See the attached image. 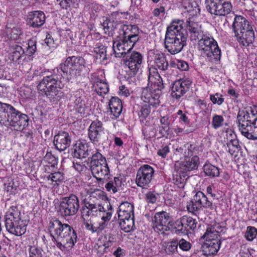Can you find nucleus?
Segmentation results:
<instances>
[{"label": "nucleus", "instance_id": "de8ad7c7", "mask_svg": "<svg viewBox=\"0 0 257 257\" xmlns=\"http://www.w3.org/2000/svg\"><path fill=\"white\" fill-rule=\"evenodd\" d=\"M184 217H182L180 219L177 220L173 225L174 229L177 234L184 233L185 231V223L183 222Z\"/></svg>", "mask_w": 257, "mask_h": 257}, {"label": "nucleus", "instance_id": "2eb2a0df", "mask_svg": "<svg viewBox=\"0 0 257 257\" xmlns=\"http://www.w3.org/2000/svg\"><path fill=\"white\" fill-rule=\"evenodd\" d=\"M118 30V37L126 39L131 44L135 45L139 40V30L135 25L120 24Z\"/></svg>", "mask_w": 257, "mask_h": 257}, {"label": "nucleus", "instance_id": "7c9ffc66", "mask_svg": "<svg viewBox=\"0 0 257 257\" xmlns=\"http://www.w3.org/2000/svg\"><path fill=\"white\" fill-rule=\"evenodd\" d=\"M45 22V16L42 11H34L29 15V23L34 28L41 27Z\"/></svg>", "mask_w": 257, "mask_h": 257}, {"label": "nucleus", "instance_id": "4be33fe9", "mask_svg": "<svg viewBox=\"0 0 257 257\" xmlns=\"http://www.w3.org/2000/svg\"><path fill=\"white\" fill-rule=\"evenodd\" d=\"M191 83V80L187 78L175 81L172 87V96L174 98L179 99L189 89Z\"/></svg>", "mask_w": 257, "mask_h": 257}, {"label": "nucleus", "instance_id": "dca6fc26", "mask_svg": "<svg viewBox=\"0 0 257 257\" xmlns=\"http://www.w3.org/2000/svg\"><path fill=\"white\" fill-rule=\"evenodd\" d=\"M186 38L177 36H166L164 40L165 49L171 54L175 55L179 53L186 45Z\"/></svg>", "mask_w": 257, "mask_h": 257}, {"label": "nucleus", "instance_id": "4468645a", "mask_svg": "<svg viewBox=\"0 0 257 257\" xmlns=\"http://www.w3.org/2000/svg\"><path fill=\"white\" fill-rule=\"evenodd\" d=\"M170 216L167 212L162 211L157 212L152 218L153 227L155 231L164 234L170 230Z\"/></svg>", "mask_w": 257, "mask_h": 257}, {"label": "nucleus", "instance_id": "f704fd0d", "mask_svg": "<svg viewBox=\"0 0 257 257\" xmlns=\"http://www.w3.org/2000/svg\"><path fill=\"white\" fill-rule=\"evenodd\" d=\"M94 54L96 59L103 63L106 60V48L103 45L97 43L94 48Z\"/></svg>", "mask_w": 257, "mask_h": 257}, {"label": "nucleus", "instance_id": "a211bd4d", "mask_svg": "<svg viewBox=\"0 0 257 257\" xmlns=\"http://www.w3.org/2000/svg\"><path fill=\"white\" fill-rule=\"evenodd\" d=\"M91 79L93 89L98 95L103 97L108 92V84L106 81L103 72L94 73L92 75Z\"/></svg>", "mask_w": 257, "mask_h": 257}, {"label": "nucleus", "instance_id": "6e6552de", "mask_svg": "<svg viewBox=\"0 0 257 257\" xmlns=\"http://www.w3.org/2000/svg\"><path fill=\"white\" fill-rule=\"evenodd\" d=\"M184 153V157L179 161L175 163V170L178 172L187 173L197 169L199 164V158L197 156H193L195 147L193 145L186 144Z\"/></svg>", "mask_w": 257, "mask_h": 257}, {"label": "nucleus", "instance_id": "4c0bfd02", "mask_svg": "<svg viewBox=\"0 0 257 257\" xmlns=\"http://www.w3.org/2000/svg\"><path fill=\"white\" fill-rule=\"evenodd\" d=\"M187 178V173L185 172H178L173 175V180L175 184L180 188H184Z\"/></svg>", "mask_w": 257, "mask_h": 257}, {"label": "nucleus", "instance_id": "f8f14e48", "mask_svg": "<svg viewBox=\"0 0 257 257\" xmlns=\"http://www.w3.org/2000/svg\"><path fill=\"white\" fill-rule=\"evenodd\" d=\"M143 61L142 54L138 52H133L128 55L124 61V67L128 73V77L134 76L141 68Z\"/></svg>", "mask_w": 257, "mask_h": 257}, {"label": "nucleus", "instance_id": "bf43d9fd", "mask_svg": "<svg viewBox=\"0 0 257 257\" xmlns=\"http://www.w3.org/2000/svg\"><path fill=\"white\" fill-rule=\"evenodd\" d=\"M178 243L180 248L183 251H188L191 247V243L189 241L183 238L180 239Z\"/></svg>", "mask_w": 257, "mask_h": 257}, {"label": "nucleus", "instance_id": "6ab92c4d", "mask_svg": "<svg viewBox=\"0 0 257 257\" xmlns=\"http://www.w3.org/2000/svg\"><path fill=\"white\" fill-rule=\"evenodd\" d=\"M105 135V128L99 120H94L88 128V137L93 144L98 143Z\"/></svg>", "mask_w": 257, "mask_h": 257}, {"label": "nucleus", "instance_id": "4d7b16f0", "mask_svg": "<svg viewBox=\"0 0 257 257\" xmlns=\"http://www.w3.org/2000/svg\"><path fill=\"white\" fill-rule=\"evenodd\" d=\"M43 161L51 164V166H54L57 163V159L50 152H47L46 154L44 157Z\"/></svg>", "mask_w": 257, "mask_h": 257}, {"label": "nucleus", "instance_id": "0e129e2a", "mask_svg": "<svg viewBox=\"0 0 257 257\" xmlns=\"http://www.w3.org/2000/svg\"><path fill=\"white\" fill-rule=\"evenodd\" d=\"M170 152V148L167 145H165L160 149L158 151V155L163 158H165Z\"/></svg>", "mask_w": 257, "mask_h": 257}, {"label": "nucleus", "instance_id": "412c9836", "mask_svg": "<svg viewBox=\"0 0 257 257\" xmlns=\"http://www.w3.org/2000/svg\"><path fill=\"white\" fill-rule=\"evenodd\" d=\"M149 61L151 66L149 68L148 75H150L151 69H155L158 73L157 69H159L161 71H164L168 67V63L166 57L162 53L156 52L152 55H150L149 57Z\"/></svg>", "mask_w": 257, "mask_h": 257}, {"label": "nucleus", "instance_id": "37998d69", "mask_svg": "<svg viewBox=\"0 0 257 257\" xmlns=\"http://www.w3.org/2000/svg\"><path fill=\"white\" fill-rule=\"evenodd\" d=\"M187 209L193 214H196L203 209V207L200 205L193 198L190 201L187 205Z\"/></svg>", "mask_w": 257, "mask_h": 257}, {"label": "nucleus", "instance_id": "a878e982", "mask_svg": "<svg viewBox=\"0 0 257 257\" xmlns=\"http://www.w3.org/2000/svg\"><path fill=\"white\" fill-rule=\"evenodd\" d=\"M187 30L192 41H199L206 35L204 33L201 26L198 23L191 20L187 21Z\"/></svg>", "mask_w": 257, "mask_h": 257}, {"label": "nucleus", "instance_id": "b1692460", "mask_svg": "<svg viewBox=\"0 0 257 257\" xmlns=\"http://www.w3.org/2000/svg\"><path fill=\"white\" fill-rule=\"evenodd\" d=\"M183 25L184 22L182 20H176L173 21L167 27L165 35L187 38Z\"/></svg>", "mask_w": 257, "mask_h": 257}, {"label": "nucleus", "instance_id": "338daca9", "mask_svg": "<svg viewBox=\"0 0 257 257\" xmlns=\"http://www.w3.org/2000/svg\"><path fill=\"white\" fill-rule=\"evenodd\" d=\"M45 42L47 44V45L50 48H55V43L53 39L51 37V35L48 34L46 36V38L45 40Z\"/></svg>", "mask_w": 257, "mask_h": 257}, {"label": "nucleus", "instance_id": "c85d7f7f", "mask_svg": "<svg viewBox=\"0 0 257 257\" xmlns=\"http://www.w3.org/2000/svg\"><path fill=\"white\" fill-rule=\"evenodd\" d=\"M117 215L119 220L134 217V205L127 201L121 203L118 208Z\"/></svg>", "mask_w": 257, "mask_h": 257}, {"label": "nucleus", "instance_id": "3c124183", "mask_svg": "<svg viewBox=\"0 0 257 257\" xmlns=\"http://www.w3.org/2000/svg\"><path fill=\"white\" fill-rule=\"evenodd\" d=\"M29 257H42V249L35 245L29 247Z\"/></svg>", "mask_w": 257, "mask_h": 257}, {"label": "nucleus", "instance_id": "423d86ee", "mask_svg": "<svg viewBox=\"0 0 257 257\" xmlns=\"http://www.w3.org/2000/svg\"><path fill=\"white\" fill-rule=\"evenodd\" d=\"M5 224L7 230L17 236H21L26 231L25 221L22 219L21 213L16 204L11 206L5 218Z\"/></svg>", "mask_w": 257, "mask_h": 257}, {"label": "nucleus", "instance_id": "1a4fd4ad", "mask_svg": "<svg viewBox=\"0 0 257 257\" xmlns=\"http://www.w3.org/2000/svg\"><path fill=\"white\" fill-rule=\"evenodd\" d=\"M90 168L92 174L98 181L105 179L109 175V169L106 159L98 150L92 153Z\"/></svg>", "mask_w": 257, "mask_h": 257}, {"label": "nucleus", "instance_id": "c03bdc74", "mask_svg": "<svg viewBox=\"0 0 257 257\" xmlns=\"http://www.w3.org/2000/svg\"><path fill=\"white\" fill-rule=\"evenodd\" d=\"M170 65L172 67H177L181 71H187L189 67L187 62L182 60H177L170 62Z\"/></svg>", "mask_w": 257, "mask_h": 257}, {"label": "nucleus", "instance_id": "774afa93", "mask_svg": "<svg viewBox=\"0 0 257 257\" xmlns=\"http://www.w3.org/2000/svg\"><path fill=\"white\" fill-rule=\"evenodd\" d=\"M119 93L120 96L125 97H127L130 94V90L123 85L119 87Z\"/></svg>", "mask_w": 257, "mask_h": 257}, {"label": "nucleus", "instance_id": "9d476101", "mask_svg": "<svg viewBox=\"0 0 257 257\" xmlns=\"http://www.w3.org/2000/svg\"><path fill=\"white\" fill-rule=\"evenodd\" d=\"M206 8L211 15L225 16L232 11V6L229 0H205Z\"/></svg>", "mask_w": 257, "mask_h": 257}, {"label": "nucleus", "instance_id": "603ef678", "mask_svg": "<svg viewBox=\"0 0 257 257\" xmlns=\"http://www.w3.org/2000/svg\"><path fill=\"white\" fill-rule=\"evenodd\" d=\"M151 106L144 105L143 106L139 113V118L141 120H143L147 117L151 112Z\"/></svg>", "mask_w": 257, "mask_h": 257}, {"label": "nucleus", "instance_id": "052dcab7", "mask_svg": "<svg viewBox=\"0 0 257 257\" xmlns=\"http://www.w3.org/2000/svg\"><path fill=\"white\" fill-rule=\"evenodd\" d=\"M122 106H113L111 107H109L111 114L114 116V118L118 117L122 111Z\"/></svg>", "mask_w": 257, "mask_h": 257}, {"label": "nucleus", "instance_id": "72a5a7b5", "mask_svg": "<svg viewBox=\"0 0 257 257\" xmlns=\"http://www.w3.org/2000/svg\"><path fill=\"white\" fill-rule=\"evenodd\" d=\"M25 56L24 50L21 46L15 45L11 48L10 58L14 62L19 64L21 59Z\"/></svg>", "mask_w": 257, "mask_h": 257}, {"label": "nucleus", "instance_id": "f257e3e1", "mask_svg": "<svg viewBox=\"0 0 257 257\" xmlns=\"http://www.w3.org/2000/svg\"><path fill=\"white\" fill-rule=\"evenodd\" d=\"M84 59L81 57L67 58L60 67L53 70L51 74L44 77L37 86L40 93L44 94L54 103H57L63 96L61 91L73 76L80 75L85 68Z\"/></svg>", "mask_w": 257, "mask_h": 257}, {"label": "nucleus", "instance_id": "5fc2aeb1", "mask_svg": "<svg viewBox=\"0 0 257 257\" xmlns=\"http://www.w3.org/2000/svg\"><path fill=\"white\" fill-rule=\"evenodd\" d=\"M223 121L224 118L222 115L215 114L212 118V126L215 129L218 128L222 125Z\"/></svg>", "mask_w": 257, "mask_h": 257}, {"label": "nucleus", "instance_id": "a19ab883", "mask_svg": "<svg viewBox=\"0 0 257 257\" xmlns=\"http://www.w3.org/2000/svg\"><path fill=\"white\" fill-rule=\"evenodd\" d=\"M102 212L99 213V216L101 217V220L109 222L112 216V208L110 203L107 204L104 207L103 206Z\"/></svg>", "mask_w": 257, "mask_h": 257}, {"label": "nucleus", "instance_id": "cd10ccee", "mask_svg": "<svg viewBox=\"0 0 257 257\" xmlns=\"http://www.w3.org/2000/svg\"><path fill=\"white\" fill-rule=\"evenodd\" d=\"M16 109L12 105L0 101V123L6 125Z\"/></svg>", "mask_w": 257, "mask_h": 257}, {"label": "nucleus", "instance_id": "ea45409f", "mask_svg": "<svg viewBox=\"0 0 257 257\" xmlns=\"http://www.w3.org/2000/svg\"><path fill=\"white\" fill-rule=\"evenodd\" d=\"M203 171L206 176L215 177L219 175L218 168L210 164H206L203 166Z\"/></svg>", "mask_w": 257, "mask_h": 257}, {"label": "nucleus", "instance_id": "69168bd1", "mask_svg": "<svg viewBox=\"0 0 257 257\" xmlns=\"http://www.w3.org/2000/svg\"><path fill=\"white\" fill-rule=\"evenodd\" d=\"M109 107L122 106V103L120 99L117 97H112L109 102Z\"/></svg>", "mask_w": 257, "mask_h": 257}, {"label": "nucleus", "instance_id": "58836bf2", "mask_svg": "<svg viewBox=\"0 0 257 257\" xmlns=\"http://www.w3.org/2000/svg\"><path fill=\"white\" fill-rule=\"evenodd\" d=\"M6 33L12 40H17L21 34V30L15 25H8L6 28Z\"/></svg>", "mask_w": 257, "mask_h": 257}, {"label": "nucleus", "instance_id": "49530a36", "mask_svg": "<svg viewBox=\"0 0 257 257\" xmlns=\"http://www.w3.org/2000/svg\"><path fill=\"white\" fill-rule=\"evenodd\" d=\"M98 241V244H99V247L102 246L104 247V249H106L112 245L113 239L109 235H105L100 237Z\"/></svg>", "mask_w": 257, "mask_h": 257}, {"label": "nucleus", "instance_id": "79ce46f5", "mask_svg": "<svg viewBox=\"0 0 257 257\" xmlns=\"http://www.w3.org/2000/svg\"><path fill=\"white\" fill-rule=\"evenodd\" d=\"M183 222L185 223V231H187L189 230H194L196 228L197 221L195 219L191 217L188 216H183Z\"/></svg>", "mask_w": 257, "mask_h": 257}, {"label": "nucleus", "instance_id": "2f4dec72", "mask_svg": "<svg viewBox=\"0 0 257 257\" xmlns=\"http://www.w3.org/2000/svg\"><path fill=\"white\" fill-rule=\"evenodd\" d=\"M89 154L88 143L84 140H80L74 146V156L78 158H85Z\"/></svg>", "mask_w": 257, "mask_h": 257}, {"label": "nucleus", "instance_id": "6e6d98bb", "mask_svg": "<svg viewBox=\"0 0 257 257\" xmlns=\"http://www.w3.org/2000/svg\"><path fill=\"white\" fill-rule=\"evenodd\" d=\"M210 99L213 104H217L219 105L222 104L224 100L223 96L219 93H216L215 94H210Z\"/></svg>", "mask_w": 257, "mask_h": 257}, {"label": "nucleus", "instance_id": "e433bc0d", "mask_svg": "<svg viewBox=\"0 0 257 257\" xmlns=\"http://www.w3.org/2000/svg\"><path fill=\"white\" fill-rule=\"evenodd\" d=\"M193 199L199 203L203 208H208L212 206V203L208 200L206 195L201 191H198L193 197Z\"/></svg>", "mask_w": 257, "mask_h": 257}, {"label": "nucleus", "instance_id": "a18cd8bd", "mask_svg": "<svg viewBox=\"0 0 257 257\" xmlns=\"http://www.w3.org/2000/svg\"><path fill=\"white\" fill-rule=\"evenodd\" d=\"M227 151L231 154L233 155L235 152L238 151L240 148L238 141L236 139H232L227 143Z\"/></svg>", "mask_w": 257, "mask_h": 257}, {"label": "nucleus", "instance_id": "393cba45", "mask_svg": "<svg viewBox=\"0 0 257 257\" xmlns=\"http://www.w3.org/2000/svg\"><path fill=\"white\" fill-rule=\"evenodd\" d=\"M54 144L57 150L63 151L70 145V137L67 132H60L54 137Z\"/></svg>", "mask_w": 257, "mask_h": 257}, {"label": "nucleus", "instance_id": "5701e85b", "mask_svg": "<svg viewBox=\"0 0 257 257\" xmlns=\"http://www.w3.org/2000/svg\"><path fill=\"white\" fill-rule=\"evenodd\" d=\"M117 40L113 41L112 49L114 51L115 57H120L123 55L130 52L134 45L131 44L130 43L123 38H118L117 36Z\"/></svg>", "mask_w": 257, "mask_h": 257}, {"label": "nucleus", "instance_id": "bb28decb", "mask_svg": "<svg viewBox=\"0 0 257 257\" xmlns=\"http://www.w3.org/2000/svg\"><path fill=\"white\" fill-rule=\"evenodd\" d=\"M225 228L219 223H214L208 227L203 237L205 241L220 240V234L225 230Z\"/></svg>", "mask_w": 257, "mask_h": 257}, {"label": "nucleus", "instance_id": "09e8293b", "mask_svg": "<svg viewBox=\"0 0 257 257\" xmlns=\"http://www.w3.org/2000/svg\"><path fill=\"white\" fill-rule=\"evenodd\" d=\"M257 235V229L253 226H247L244 237L248 241H252Z\"/></svg>", "mask_w": 257, "mask_h": 257}, {"label": "nucleus", "instance_id": "13d9d810", "mask_svg": "<svg viewBox=\"0 0 257 257\" xmlns=\"http://www.w3.org/2000/svg\"><path fill=\"white\" fill-rule=\"evenodd\" d=\"M37 49L36 48V41L35 39L30 40L28 43V49L27 52L30 55H32L35 53Z\"/></svg>", "mask_w": 257, "mask_h": 257}, {"label": "nucleus", "instance_id": "0eeeda50", "mask_svg": "<svg viewBox=\"0 0 257 257\" xmlns=\"http://www.w3.org/2000/svg\"><path fill=\"white\" fill-rule=\"evenodd\" d=\"M198 49L201 54L214 62L220 60L221 51L217 41L210 35H206L198 42Z\"/></svg>", "mask_w": 257, "mask_h": 257}, {"label": "nucleus", "instance_id": "20e7f679", "mask_svg": "<svg viewBox=\"0 0 257 257\" xmlns=\"http://www.w3.org/2000/svg\"><path fill=\"white\" fill-rule=\"evenodd\" d=\"M164 85L161 77L155 69H151L148 75V86L143 89L141 99L153 107H157Z\"/></svg>", "mask_w": 257, "mask_h": 257}, {"label": "nucleus", "instance_id": "680f3d73", "mask_svg": "<svg viewBox=\"0 0 257 257\" xmlns=\"http://www.w3.org/2000/svg\"><path fill=\"white\" fill-rule=\"evenodd\" d=\"M108 222L105 221V220H101L98 222V223L95 225L96 233H99L104 230L106 226L107 225Z\"/></svg>", "mask_w": 257, "mask_h": 257}, {"label": "nucleus", "instance_id": "c9c22d12", "mask_svg": "<svg viewBox=\"0 0 257 257\" xmlns=\"http://www.w3.org/2000/svg\"><path fill=\"white\" fill-rule=\"evenodd\" d=\"M119 224L121 229L125 232H130L133 230L135 226L134 217H127L122 220H119Z\"/></svg>", "mask_w": 257, "mask_h": 257}, {"label": "nucleus", "instance_id": "f3484780", "mask_svg": "<svg viewBox=\"0 0 257 257\" xmlns=\"http://www.w3.org/2000/svg\"><path fill=\"white\" fill-rule=\"evenodd\" d=\"M79 208V203L77 197L74 194L65 197L61 203V208L65 216L75 215Z\"/></svg>", "mask_w": 257, "mask_h": 257}, {"label": "nucleus", "instance_id": "ddd939ff", "mask_svg": "<svg viewBox=\"0 0 257 257\" xmlns=\"http://www.w3.org/2000/svg\"><path fill=\"white\" fill-rule=\"evenodd\" d=\"M154 170L149 165H144L138 169L136 178V183L138 186L144 189H147L151 182Z\"/></svg>", "mask_w": 257, "mask_h": 257}, {"label": "nucleus", "instance_id": "7ed1b4c3", "mask_svg": "<svg viewBox=\"0 0 257 257\" xmlns=\"http://www.w3.org/2000/svg\"><path fill=\"white\" fill-rule=\"evenodd\" d=\"M237 126L241 134L250 140H257V106L251 105L239 110L237 115Z\"/></svg>", "mask_w": 257, "mask_h": 257}, {"label": "nucleus", "instance_id": "f03ea898", "mask_svg": "<svg viewBox=\"0 0 257 257\" xmlns=\"http://www.w3.org/2000/svg\"><path fill=\"white\" fill-rule=\"evenodd\" d=\"M48 230L56 242V246L64 252L71 250L77 241V234L69 225L62 223L58 219H51L48 224Z\"/></svg>", "mask_w": 257, "mask_h": 257}, {"label": "nucleus", "instance_id": "c756f323", "mask_svg": "<svg viewBox=\"0 0 257 257\" xmlns=\"http://www.w3.org/2000/svg\"><path fill=\"white\" fill-rule=\"evenodd\" d=\"M221 244V240L205 241L202 245L203 254L206 256L214 255L219 250Z\"/></svg>", "mask_w": 257, "mask_h": 257}, {"label": "nucleus", "instance_id": "9b49d317", "mask_svg": "<svg viewBox=\"0 0 257 257\" xmlns=\"http://www.w3.org/2000/svg\"><path fill=\"white\" fill-rule=\"evenodd\" d=\"M101 193L100 190H96L88 194L89 198H90V200L85 202L82 213V216L84 220L85 219V217L87 216H97L99 215V213L102 212L103 206L99 203L94 202L93 200H91L92 198H95L97 196H100Z\"/></svg>", "mask_w": 257, "mask_h": 257}, {"label": "nucleus", "instance_id": "473e14b6", "mask_svg": "<svg viewBox=\"0 0 257 257\" xmlns=\"http://www.w3.org/2000/svg\"><path fill=\"white\" fill-rule=\"evenodd\" d=\"M74 108L79 113L84 114L86 108L85 97L82 91H78L74 93Z\"/></svg>", "mask_w": 257, "mask_h": 257}, {"label": "nucleus", "instance_id": "aec40b11", "mask_svg": "<svg viewBox=\"0 0 257 257\" xmlns=\"http://www.w3.org/2000/svg\"><path fill=\"white\" fill-rule=\"evenodd\" d=\"M14 113L5 126H12L18 131L24 130L28 125V116L17 109Z\"/></svg>", "mask_w": 257, "mask_h": 257}, {"label": "nucleus", "instance_id": "39448f33", "mask_svg": "<svg viewBox=\"0 0 257 257\" xmlns=\"http://www.w3.org/2000/svg\"><path fill=\"white\" fill-rule=\"evenodd\" d=\"M232 27L240 45L247 47L253 42L254 39L253 31L249 22L244 17L236 16Z\"/></svg>", "mask_w": 257, "mask_h": 257}, {"label": "nucleus", "instance_id": "8fccbe9b", "mask_svg": "<svg viewBox=\"0 0 257 257\" xmlns=\"http://www.w3.org/2000/svg\"><path fill=\"white\" fill-rule=\"evenodd\" d=\"M178 246V242L176 240H172L166 243L165 250L168 254L174 253L177 251Z\"/></svg>", "mask_w": 257, "mask_h": 257}, {"label": "nucleus", "instance_id": "e2e57ef3", "mask_svg": "<svg viewBox=\"0 0 257 257\" xmlns=\"http://www.w3.org/2000/svg\"><path fill=\"white\" fill-rule=\"evenodd\" d=\"M146 200L149 203H154L157 200V195L152 192H149L146 194Z\"/></svg>", "mask_w": 257, "mask_h": 257}, {"label": "nucleus", "instance_id": "864d4df0", "mask_svg": "<svg viewBox=\"0 0 257 257\" xmlns=\"http://www.w3.org/2000/svg\"><path fill=\"white\" fill-rule=\"evenodd\" d=\"M47 179L51 180L53 182L57 183L62 181L64 179V176L62 173L57 172L50 174L47 177Z\"/></svg>", "mask_w": 257, "mask_h": 257}]
</instances>
